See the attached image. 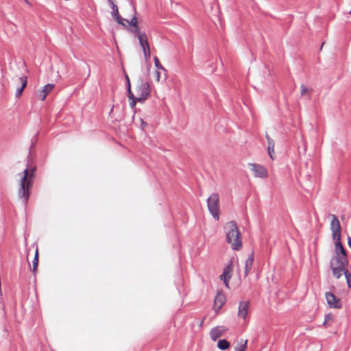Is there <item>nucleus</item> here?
<instances>
[{
    "instance_id": "obj_1",
    "label": "nucleus",
    "mask_w": 351,
    "mask_h": 351,
    "mask_svg": "<svg viewBox=\"0 0 351 351\" xmlns=\"http://www.w3.org/2000/svg\"><path fill=\"white\" fill-rule=\"evenodd\" d=\"M330 230L332 232V239L335 241L334 259L336 263H341V265H348L347 252L341 242V225L337 217L331 214Z\"/></svg>"
},
{
    "instance_id": "obj_2",
    "label": "nucleus",
    "mask_w": 351,
    "mask_h": 351,
    "mask_svg": "<svg viewBox=\"0 0 351 351\" xmlns=\"http://www.w3.org/2000/svg\"><path fill=\"white\" fill-rule=\"evenodd\" d=\"M36 169V167H32L30 169L27 167L23 172V176L21 180L18 195L25 205L27 203L29 197V188L32 184V179L35 176Z\"/></svg>"
},
{
    "instance_id": "obj_3",
    "label": "nucleus",
    "mask_w": 351,
    "mask_h": 351,
    "mask_svg": "<svg viewBox=\"0 0 351 351\" xmlns=\"http://www.w3.org/2000/svg\"><path fill=\"white\" fill-rule=\"evenodd\" d=\"M223 228L226 232V240L230 244L232 249L236 251L241 250L243 245L242 239L237 223L234 221H230L225 224Z\"/></svg>"
},
{
    "instance_id": "obj_4",
    "label": "nucleus",
    "mask_w": 351,
    "mask_h": 351,
    "mask_svg": "<svg viewBox=\"0 0 351 351\" xmlns=\"http://www.w3.org/2000/svg\"><path fill=\"white\" fill-rule=\"evenodd\" d=\"M208 209L213 217L219 220V198L216 193H212L207 199Z\"/></svg>"
},
{
    "instance_id": "obj_5",
    "label": "nucleus",
    "mask_w": 351,
    "mask_h": 351,
    "mask_svg": "<svg viewBox=\"0 0 351 351\" xmlns=\"http://www.w3.org/2000/svg\"><path fill=\"white\" fill-rule=\"evenodd\" d=\"M138 101L143 103L150 95V84L148 82L140 80V84L137 88Z\"/></svg>"
},
{
    "instance_id": "obj_6",
    "label": "nucleus",
    "mask_w": 351,
    "mask_h": 351,
    "mask_svg": "<svg viewBox=\"0 0 351 351\" xmlns=\"http://www.w3.org/2000/svg\"><path fill=\"white\" fill-rule=\"evenodd\" d=\"M226 302V295L220 291L217 292L216 296L214 300L213 308L216 313H218L221 307Z\"/></svg>"
},
{
    "instance_id": "obj_7",
    "label": "nucleus",
    "mask_w": 351,
    "mask_h": 351,
    "mask_svg": "<svg viewBox=\"0 0 351 351\" xmlns=\"http://www.w3.org/2000/svg\"><path fill=\"white\" fill-rule=\"evenodd\" d=\"M325 297L330 308H341L342 307L340 299L337 298L332 293L326 292Z\"/></svg>"
},
{
    "instance_id": "obj_8",
    "label": "nucleus",
    "mask_w": 351,
    "mask_h": 351,
    "mask_svg": "<svg viewBox=\"0 0 351 351\" xmlns=\"http://www.w3.org/2000/svg\"><path fill=\"white\" fill-rule=\"evenodd\" d=\"M250 165L252 167L251 171L254 173L255 177L261 178L267 177V171L263 166L256 163L250 164Z\"/></svg>"
},
{
    "instance_id": "obj_9",
    "label": "nucleus",
    "mask_w": 351,
    "mask_h": 351,
    "mask_svg": "<svg viewBox=\"0 0 351 351\" xmlns=\"http://www.w3.org/2000/svg\"><path fill=\"white\" fill-rule=\"evenodd\" d=\"M250 308L249 301H241L239 304L238 317L245 319L247 315Z\"/></svg>"
},
{
    "instance_id": "obj_10",
    "label": "nucleus",
    "mask_w": 351,
    "mask_h": 351,
    "mask_svg": "<svg viewBox=\"0 0 351 351\" xmlns=\"http://www.w3.org/2000/svg\"><path fill=\"white\" fill-rule=\"evenodd\" d=\"M126 29L128 31L134 35L137 34L140 32V28L138 25V19L136 16H134L130 21H128Z\"/></svg>"
},
{
    "instance_id": "obj_11",
    "label": "nucleus",
    "mask_w": 351,
    "mask_h": 351,
    "mask_svg": "<svg viewBox=\"0 0 351 351\" xmlns=\"http://www.w3.org/2000/svg\"><path fill=\"white\" fill-rule=\"evenodd\" d=\"M226 330H227V329L223 326H216V327L212 328L210 332V338L213 341H216Z\"/></svg>"
},
{
    "instance_id": "obj_12",
    "label": "nucleus",
    "mask_w": 351,
    "mask_h": 351,
    "mask_svg": "<svg viewBox=\"0 0 351 351\" xmlns=\"http://www.w3.org/2000/svg\"><path fill=\"white\" fill-rule=\"evenodd\" d=\"M336 264H337V267H334L332 263H330V268L332 269L333 276L336 278H339L341 276L342 274H344V271H347V269H346V267L348 265L343 264V265H341V263H336Z\"/></svg>"
},
{
    "instance_id": "obj_13",
    "label": "nucleus",
    "mask_w": 351,
    "mask_h": 351,
    "mask_svg": "<svg viewBox=\"0 0 351 351\" xmlns=\"http://www.w3.org/2000/svg\"><path fill=\"white\" fill-rule=\"evenodd\" d=\"M134 36L138 39L139 44H140L143 51L145 50V49L149 48L147 36L145 32H140Z\"/></svg>"
},
{
    "instance_id": "obj_14",
    "label": "nucleus",
    "mask_w": 351,
    "mask_h": 351,
    "mask_svg": "<svg viewBox=\"0 0 351 351\" xmlns=\"http://www.w3.org/2000/svg\"><path fill=\"white\" fill-rule=\"evenodd\" d=\"M254 262V252H252V253L248 256V258L245 261V268H244V276L245 277H247L250 272L251 271V269L252 268Z\"/></svg>"
},
{
    "instance_id": "obj_15",
    "label": "nucleus",
    "mask_w": 351,
    "mask_h": 351,
    "mask_svg": "<svg viewBox=\"0 0 351 351\" xmlns=\"http://www.w3.org/2000/svg\"><path fill=\"white\" fill-rule=\"evenodd\" d=\"M54 85L53 84H47L44 86L43 89L38 93V98L43 101L45 99L47 95L53 90Z\"/></svg>"
},
{
    "instance_id": "obj_16",
    "label": "nucleus",
    "mask_w": 351,
    "mask_h": 351,
    "mask_svg": "<svg viewBox=\"0 0 351 351\" xmlns=\"http://www.w3.org/2000/svg\"><path fill=\"white\" fill-rule=\"evenodd\" d=\"M232 263H230L229 265H226L223 271L222 274L220 276V279L223 281L230 280L232 277Z\"/></svg>"
},
{
    "instance_id": "obj_17",
    "label": "nucleus",
    "mask_w": 351,
    "mask_h": 351,
    "mask_svg": "<svg viewBox=\"0 0 351 351\" xmlns=\"http://www.w3.org/2000/svg\"><path fill=\"white\" fill-rule=\"evenodd\" d=\"M19 79H20V81L21 82V86L16 89V94H15L16 97H19L21 95L24 88L27 86V77H21Z\"/></svg>"
},
{
    "instance_id": "obj_18",
    "label": "nucleus",
    "mask_w": 351,
    "mask_h": 351,
    "mask_svg": "<svg viewBox=\"0 0 351 351\" xmlns=\"http://www.w3.org/2000/svg\"><path fill=\"white\" fill-rule=\"evenodd\" d=\"M230 343L226 339H220L217 343V347L221 350H226L230 347Z\"/></svg>"
},
{
    "instance_id": "obj_19",
    "label": "nucleus",
    "mask_w": 351,
    "mask_h": 351,
    "mask_svg": "<svg viewBox=\"0 0 351 351\" xmlns=\"http://www.w3.org/2000/svg\"><path fill=\"white\" fill-rule=\"evenodd\" d=\"M108 3L111 5L112 16L113 18L116 17L119 14V9L117 5L114 3L113 0H108Z\"/></svg>"
},
{
    "instance_id": "obj_20",
    "label": "nucleus",
    "mask_w": 351,
    "mask_h": 351,
    "mask_svg": "<svg viewBox=\"0 0 351 351\" xmlns=\"http://www.w3.org/2000/svg\"><path fill=\"white\" fill-rule=\"evenodd\" d=\"M32 263H33L32 271L34 272H35L36 271V269H37V267H38V249H36V250L34 258L33 259Z\"/></svg>"
},
{
    "instance_id": "obj_21",
    "label": "nucleus",
    "mask_w": 351,
    "mask_h": 351,
    "mask_svg": "<svg viewBox=\"0 0 351 351\" xmlns=\"http://www.w3.org/2000/svg\"><path fill=\"white\" fill-rule=\"evenodd\" d=\"M115 19V21H117V23L122 26H123L124 27H127V25L125 24V22L128 23V20L125 19H123V17H121L120 15H117L116 17L114 18Z\"/></svg>"
},
{
    "instance_id": "obj_22",
    "label": "nucleus",
    "mask_w": 351,
    "mask_h": 351,
    "mask_svg": "<svg viewBox=\"0 0 351 351\" xmlns=\"http://www.w3.org/2000/svg\"><path fill=\"white\" fill-rule=\"evenodd\" d=\"M247 340H245L243 343L237 345V346L235 347V351H245L247 347Z\"/></svg>"
},
{
    "instance_id": "obj_23",
    "label": "nucleus",
    "mask_w": 351,
    "mask_h": 351,
    "mask_svg": "<svg viewBox=\"0 0 351 351\" xmlns=\"http://www.w3.org/2000/svg\"><path fill=\"white\" fill-rule=\"evenodd\" d=\"M266 139L267 141V148L274 147L275 142L268 134H266Z\"/></svg>"
},
{
    "instance_id": "obj_24",
    "label": "nucleus",
    "mask_w": 351,
    "mask_h": 351,
    "mask_svg": "<svg viewBox=\"0 0 351 351\" xmlns=\"http://www.w3.org/2000/svg\"><path fill=\"white\" fill-rule=\"evenodd\" d=\"M127 91H128V97L129 99H133L136 98L133 94V93L131 90V84L130 82H128V86H127Z\"/></svg>"
},
{
    "instance_id": "obj_25",
    "label": "nucleus",
    "mask_w": 351,
    "mask_h": 351,
    "mask_svg": "<svg viewBox=\"0 0 351 351\" xmlns=\"http://www.w3.org/2000/svg\"><path fill=\"white\" fill-rule=\"evenodd\" d=\"M344 275L347 281L348 286L351 287V274L347 270L344 271Z\"/></svg>"
},
{
    "instance_id": "obj_26",
    "label": "nucleus",
    "mask_w": 351,
    "mask_h": 351,
    "mask_svg": "<svg viewBox=\"0 0 351 351\" xmlns=\"http://www.w3.org/2000/svg\"><path fill=\"white\" fill-rule=\"evenodd\" d=\"M154 60L155 66L156 67L157 69L165 70L162 65L160 64L159 59L156 56L154 57Z\"/></svg>"
},
{
    "instance_id": "obj_27",
    "label": "nucleus",
    "mask_w": 351,
    "mask_h": 351,
    "mask_svg": "<svg viewBox=\"0 0 351 351\" xmlns=\"http://www.w3.org/2000/svg\"><path fill=\"white\" fill-rule=\"evenodd\" d=\"M144 53V56L146 60H147L148 58L150 57V47L147 49H145V50L143 51Z\"/></svg>"
},
{
    "instance_id": "obj_28",
    "label": "nucleus",
    "mask_w": 351,
    "mask_h": 351,
    "mask_svg": "<svg viewBox=\"0 0 351 351\" xmlns=\"http://www.w3.org/2000/svg\"><path fill=\"white\" fill-rule=\"evenodd\" d=\"M300 88H301L300 94L302 96L304 95L308 92V88L304 84L301 85Z\"/></svg>"
},
{
    "instance_id": "obj_29",
    "label": "nucleus",
    "mask_w": 351,
    "mask_h": 351,
    "mask_svg": "<svg viewBox=\"0 0 351 351\" xmlns=\"http://www.w3.org/2000/svg\"><path fill=\"white\" fill-rule=\"evenodd\" d=\"M267 152H268V154H269V157L271 158V159L274 160V147L267 148Z\"/></svg>"
},
{
    "instance_id": "obj_30",
    "label": "nucleus",
    "mask_w": 351,
    "mask_h": 351,
    "mask_svg": "<svg viewBox=\"0 0 351 351\" xmlns=\"http://www.w3.org/2000/svg\"><path fill=\"white\" fill-rule=\"evenodd\" d=\"M140 121H141V126H140L141 129L144 131L145 128L147 125V123L142 118L140 119Z\"/></svg>"
},
{
    "instance_id": "obj_31",
    "label": "nucleus",
    "mask_w": 351,
    "mask_h": 351,
    "mask_svg": "<svg viewBox=\"0 0 351 351\" xmlns=\"http://www.w3.org/2000/svg\"><path fill=\"white\" fill-rule=\"evenodd\" d=\"M138 100L136 98H134L133 99H130V106L132 108L135 109L136 104Z\"/></svg>"
},
{
    "instance_id": "obj_32",
    "label": "nucleus",
    "mask_w": 351,
    "mask_h": 351,
    "mask_svg": "<svg viewBox=\"0 0 351 351\" xmlns=\"http://www.w3.org/2000/svg\"><path fill=\"white\" fill-rule=\"evenodd\" d=\"M330 319H332V316L330 314L326 315L325 316V320L323 324H326V322H328Z\"/></svg>"
},
{
    "instance_id": "obj_33",
    "label": "nucleus",
    "mask_w": 351,
    "mask_h": 351,
    "mask_svg": "<svg viewBox=\"0 0 351 351\" xmlns=\"http://www.w3.org/2000/svg\"><path fill=\"white\" fill-rule=\"evenodd\" d=\"M348 246L351 248V237H348Z\"/></svg>"
},
{
    "instance_id": "obj_34",
    "label": "nucleus",
    "mask_w": 351,
    "mask_h": 351,
    "mask_svg": "<svg viewBox=\"0 0 351 351\" xmlns=\"http://www.w3.org/2000/svg\"><path fill=\"white\" fill-rule=\"evenodd\" d=\"M223 282L224 285H225L227 288H229V280H226V281H223Z\"/></svg>"
},
{
    "instance_id": "obj_35",
    "label": "nucleus",
    "mask_w": 351,
    "mask_h": 351,
    "mask_svg": "<svg viewBox=\"0 0 351 351\" xmlns=\"http://www.w3.org/2000/svg\"><path fill=\"white\" fill-rule=\"evenodd\" d=\"M125 80H126V86H128V82H130V79L128 75H125Z\"/></svg>"
},
{
    "instance_id": "obj_36",
    "label": "nucleus",
    "mask_w": 351,
    "mask_h": 351,
    "mask_svg": "<svg viewBox=\"0 0 351 351\" xmlns=\"http://www.w3.org/2000/svg\"><path fill=\"white\" fill-rule=\"evenodd\" d=\"M156 79H157L158 81H159V80H160V73L158 71H156Z\"/></svg>"
},
{
    "instance_id": "obj_37",
    "label": "nucleus",
    "mask_w": 351,
    "mask_h": 351,
    "mask_svg": "<svg viewBox=\"0 0 351 351\" xmlns=\"http://www.w3.org/2000/svg\"><path fill=\"white\" fill-rule=\"evenodd\" d=\"M349 14H351V10L350 11Z\"/></svg>"
}]
</instances>
